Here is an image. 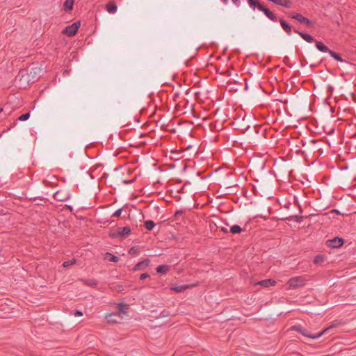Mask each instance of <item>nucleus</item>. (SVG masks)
Returning <instances> with one entry per match:
<instances>
[{
  "label": "nucleus",
  "mask_w": 356,
  "mask_h": 356,
  "mask_svg": "<svg viewBox=\"0 0 356 356\" xmlns=\"http://www.w3.org/2000/svg\"><path fill=\"white\" fill-rule=\"evenodd\" d=\"M337 325V324H332L330 327H327L323 329L322 331H321L320 332L315 334L309 333V331L307 328L302 326L301 325H293L291 327V330L301 334L304 337H307L310 339H318V338L321 337L323 334L326 333L329 330L336 327Z\"/></svg>",
  "instance_id": "1"
},
{
  "label": "nucleus",
  "mask_w": 356,
  "mask_h": 356,
  "mask_svg": "<svg viewBox=\"0 0 356 356\" xmlns=\"http://www.w3.org/2000/svg\"><path fill=\"white\" fill-rule=\"evenodd\" d=\"M251 8L255 10L257 8L259 10L262 11L264 15L273 22L277 21V16L270 11L267 7L263 5L259 0H247Z\"/></svg>",
  "instance_id": "2"
},
{
  "label": "nucleus",
  "mask_w": 356,
  "mask_h": 356,
  "mask_svg": "<svg viewBox=\"0 0 356 356\" xmlns=\"http://www.w3.org/2000/svg\"><path fill=\"white\" fill-rule=\"evenodd\" d=\"M288 17L294 19L300 23L305 24L307 27H312L314 23L309 19L304 17L302 14L298 13H290L288 14Z\"/></svg>",
  "instance_id": "3"
},
{
  "label": "nucleus",
  "mask_w": 356,
  "mask_h": 356,
  "mask_svg": "<svg viewBox=\"0 0 356 356\" xmlns=\"http://www.w3.org/2000/svg\"><path fill=\"white\" fill-rule=\"evenodd\" d=\"M306 280L302 276L293 277L290 278L287 284L290 288L298 289L305 285Z\"/></svg>",
  "instance_id": "4"
},
{
  "label": "nucleus",
  "mask_w": 356,
  "mask_h": 356,
  "mask_svg": "<svg viewBox=\"0 0 356 356\" xmlns=\"http://www.w3.org/2000/svg\"><path fill=\"white\" fill-rule=\"evenodd\" d=\"M80 26L81 22L79 21L75 22L72 23L71 25L67 26L63 31V33L65 34L69 37L74 36L76 34Z\"/></svg>",
  "instance_id": "5"
},
{
  "label": "nucleus",
  "mask_w": 356,
  "mask_h": 356,
  "mask_svg": "<svg viewBox=\"0 0 356 356\" xmlns=\"http://www.w3.org/2000/svg\"><path fill=\"white\" fill-rule=\"evenodd\" d=\"M345 243V240L339 236H335L332 239H328L325 241V244L327 246L332 248H341Z\"/></svg>",
  "instance_id": "6"
},
{
  "label": "nucleus",
  "mask_w": 356,
  "mask_h": 356,
  "mask_svg": "<svg viewBox=\"0 0 356 356\" xmlns=\"http://www.w3.org/2000/svg\"><path fill=\"white\" fill-rule=\"evenodd\" d=\"M150 264V260L149 259H145L138 264H136L134 268H132L133 271L137 270H143L146 269Z\"/></svg>",
  "instance_id": "7"
},
{
  "label": "nucleus",
  "mask_w": 356,
  "mask_h": 356,
  "mask_svg": "<svg viewBox=\"0 0 356 356\" xmlns=\"http://www.w3.org/2000/svg\"><path fill=\"white\" fill-rule=\"evenodd\" d=\"M330 55L331 56V57H332L337 61H339V62L342 63H343L342 67L343 68H347L348 65H351V63L350 62L343 59L339 54H337L332 50H331V51H330Z\"/></svg>",
  "instance_id": "8"
},
{
  "label": "nucleus",
  "mask_w": 356,
  "mask_h": 356,
  "mask_svg": "<svg viewBox=\"0 0 356 356\" xmlns=\"http://www.w3.org/2000/svg\"><path fill=\"white\" fill-rule=\"evenodd\" d=\"M293 31L295 33H298L303 40H305L307 42H313L316 41L314 40V38L309 33H306L300 31L298 29H294Z\"/></svg>",
  "instance_id": "9"
},
{
  "label": "nucleus",
  "mask_w": 356,
  "mask_h": 356,
  "mask_svg": "<svg viewBox=\"0 0 356 356\" xmlns=\"http://www.w3.org/2000/svg\"><path fill=\"white\" fill-rule=\"evenodd\" d=\"M196 284H184L180 286H172L170 289L172 291H176L177 293L184 292L186 289L193 288L195 286Z\"/></svg>",
  "instance_id": "10"
},
{
  "label": "nucleus",
  "mask_w": 356,
  "mask_h": 356,
  "mask_svg": "<svg viewBox=\"0 0 356 356\" xmlns=\"http://www.w3.org/2000/svg\"><path fill=\"white\" fill-rule=\"evenodd\" d=\"M117 318H120V314L116 312H113L106 316V319L108 323H118V320Z\"/></svg>",
  "instance_id": "11"
},
{
  "label": "nucleus",
  "mask_w": 356,
  "mask_h": 356,
  "mask_svg": "<svg viewBox=\"0 0 356 356\" xmlns=\"http://www.w3.org/2000/svg\"><path fill=\"white\" fill-rule=\"evenodd\" d=\"M256 284L260 285L264 288H268L271 286H275L276 284V281L273 279H266L258 282Z\"/></svg>",
  "instance_id": "12"
},
{
  "label": "nucleus",
  "mask_w": 356,
  "mask_h": 356,
  "mask_svg": "<svg viewBox=\"0 0 356 356\" xmlns=\"http://www.w3.org/2000/svg\"><path fill=\"white\" fill-rule=\"evenodd\" d=\"M316 47L321 52L329 53L331 50L321 41H315Z\"/></svg>",
  "instance_id": "13"
},
{
  "label": "nucleus",
  "mask_w": 356,
  "mask_h": 356,
  "mask_svg": "<svg viewBox=\"0 0 356 356\" xmlns=\"http://www.w3.org/2000/svg\"><path fill=\"white\" fill-rule=\"evenodd\" d=\"M79 282H82L83 284L90 286V287H96L98 282L94 279H79Z\"/></svg>",
  "instance_id": "14"
},
{
  "label": "nucleus",
  "mask_w": 356,
  "mask_h": 356,
  "mask_svg": "<svg viewBox=\"0 0 356 356\" xmlns=\"http://www.w3.org/2000/svg\"><path fill=\"white\" fill-rule=\"evenodd\" d=\"M279 21L282 28L285 31V32L287 34L290 35L292 32V29L290 24L284 20L282 18H280Z\"/></svg>",
  "instance_id": "15"
},
{
  "label": "nucleus",
  "mask_w": 356,
  "mask_h": 356,
  "mask_svg": "<svg viewBox=\"0 0 356 356\" xmlns=\"http://www.w3.org/2000/svg\"><path fill=\"white\" fill-rule=\"evenodd\" d=\"M74 0H65L63 3V9L66 13H70L73 10Z\"/></svg>",
  "instance_id": "16"
},
{
  "label": "nucleus",
  "mask_w": 356,
  "mask_h": 356,
  "mask_svg": "<svg viewBox=\"0 0 356 356\" xmlns=\"http://www.w3.org/2000/svg\"><path fill=\"white\" fill-rule=\"evenodd\" d=\"M274 3L286 8H289L292 6V1L289 0H275Z\"/></svg>",
  "instance_id": "17"
},
{
  "label": "nucleus",
  "mask_w": 356,
  "mask_h": 356,
  "mask_svg": "<svg viewBox=\"0 0 356 356\" xmlns=\"http://www.w3.org/2000/svg\"><path fill=\"white\" fill-rule=\"evenodd\" d=\"M121 240L125 238L131 234V229L129 227H119Z\"/></svg>",
  "instance_id": "18"
},
{
  "label": "nucleus",
  "mask_w": 356,
  "mask_h": 356,
  "mask_svg": "<svg viewBox=\"0 0 356 356\" xmlns=\"http://www.w3.org/2000/svg\"><path fill=\"white\" fill-rule=\"evenodd\" d=\"M170 270V266L166 264L160 265L156 268V271L159 274L166 273Z\"/></svg>",
  "instance_id": "19"
},
{
  "label": "nucleus",
  "mask_w": 356,
  "mask_h": 356,
  "mask_svg": "<svg viewBox=\"0 0 356 356\" xmlns=\"http://www.w3.org/2000/svg\"><path fill=\"white\" fill-rule=\"evenodd\" d=\"M118 309L119 313L120 314H127L129 309V305L125 303H119L118 305Z\"/></svg>",
  "instance_id": "20"
},
{
  "label": "nucleus",
  "mask_w": 356,
  "mask_h": 356,
  "mask_svg": "<svg viewBox=\"0 0 356 356\" xmlns=\"http://www.w3.org/2000/svg\"><path fill=\"white\" fill-rule=\"evenodd\" d=\"M118 9L117 5L114 1L109 2L106 5V10L109 13H114Z\"/></svg>",
  "instance_id": "21"
},
{
  "label": "nucleus",
  "mask_w": 356,
  "mask_h": 356,
  "mask_svg": "<svg viewBox=\"0 0 356 356\" xmlns=\"http://www.w3.org/2000/svg\"><path fill=\"white\" fill-rule=\"evenodd\" d=\"M243 231V229L241 228L238 225H234L231 226L230 229H229V232L232 233V234H241Z\"/></svg>",
  "instance_id": "22"
},
{
  "label": "nucleus",
  "mask_w": 356,
  "mask_h": 356,
  "mask_svg": "<svg viewBox=\"0 0 356 356\" xmlns=\"http://www.w3.org/2000/svg\"><path fill=\"white\" fill-rule=\"evenodd\" d=\"M109 236L112 238H120L121 240L119 228L117 229H111L109 232Z\"/></svg>",
  "instance_id": "23"
},
{
  "label": "nucleus",
  "mask_w": 356,
  "mask_h": 356,
  "mask_svg": "<svg viewBox=\"0 0 356 356\" xmlns=\"http://www.w3.org/2000/svg\"><path fill=\"white\" fill-rule=\"evenodd\" d=\"M155 225L156 224L154 223V222L151 220H146L144 222V226L145 229L148 231L152 230Z\"/></svg>",
  "instance_id": "24"
},
{
  "label": "nucleus",
  "mask_w": 356,
  "mask_h": 356,
  "mask_svg": "<svg viewBox=\"0 0 356 356\" xmlns=\"http://www.w3.org/2000/svg\"><path fill=\"white\" fill-rule=\"evenodd\" d=\"M325 261V257L323 254H318L314 257V263L315 264H321Z\"/></svg>",
  "instance_id": "25"
},
{
  "label": "nucleus",
  "mask_w": 356,
  "mask_h": 356,
  "mask_svg": "<svg viewBox=\"0 0 356 356\" xmlns=\"http://www.w3.org/2000/svg\"><path fill=\"white\" fill-rule=\"evenodd\" d=\"M54 197L55 200H56L58 201H60V202L65 201V200H67L68 198V197H63L61 191H57L56 193H55L54 195Z\"/></svg>",
  "instance_id": "26"
},
{
  "label": "nucleus",
  "mask_w": 356,
  "mask_h": 356,
  "mask_svg": "<svg viewBox=\"0 0 356 356\" xmlns=\"http://www.w3.org/2000/svg\"><path fill=\"white\" fill-rule=\"evenodd\" d=\"M106 258L108 260H109L110 261L115 262V263L118 262L120 260V258L118 257L115 256L109 252H107L106 254Z\"/></svg>",
  "instance_id": "27"
},
{
  "label": "nucleus",
  "mask_w": 356,
  "mask_h": 356,
  "mask_svg": "<svg viewBox=\"0 0 356 356\" xmlns=\"http://www.w3.org/2000/svg\"><path fill=\"white\" fill-rule=\"evenodd\" d=\"M30 117V112H27V113H25L22 115H21L19 118H18V120H20V121H25L26 120H28Z\"/></svg>",
  "instance_id": "28"
},
{
  "label": "nucleus",
  "mask_w": 356,
  "mask_h": 356,
  "mask_svg": "<svg viewBox=\"0 0 356 356\" xmlns=\"http://www.w3.org/2000/svg\"><path fill=\"white\" fill-rule=\"evenodd\" d=\"M76 263V259H73L72 260H68L66 261H64L63 264V266L65 268H67L72 264H74Z\"/></svg>",
  "instance_id": "29"
},
{
  "label": "nucleus",
  "mask_w": 356,
  "mask_h": 356,
  "mask_svg": "<svg viewBox=\"0 0 356 356\" xmlns=\"http://www.w3.org/2000/svg\"><path fill=\"white\" fill-rule=\"evenodd\" d=\"M123 208H120L118 210H116L112 215V217H120L122 214Z\"/></svg>",
  "instance_id": "30"
},
{
  "label": "nucleus",
  "mask_w": 356,
  "mask_h": 356,
  "mask_svg": "<svg viewBox=\"0 0 356 356\" xmlns=\"http://www.w3.org/2000/svg\"><path fill=\"white\" fill-rule=\"evenodd\" d=\"M184 211L183 210H177L175 213V217L176 219H179V218L182 217L183 214H184Z\"/></svg>",
  "instance_id": "31"
},
{
  "label": "nucleus",
  "mask_w": 356,
  "mask_h": 356,
  "mask_svg": "<svg viewBox=\"0 0 356 356\" xmlns=\"http://www.w3.org/2000/svg\"><path fill=\"white\" fill-rule=\"evenodd\" d=\"M137 252H138V248H137V247H135V246L131 247L129 250V253L130 254H136L137 253Z\"/></svg>",
  "instance_id": "32"
},
{
  "label": "nucleus",
  "mask_w": 356,
  "mask_h": 356,
  "mask_svg": "<svg viewBox=\"0 0 356 356\" xmlns=\"http://www.w3.org/2000/svg\"><path fill=\"white\" fill-rule=\"evenodd\" d=\"M149 277V275L147 273H143V274L140 275V280H145L146 278H147Z\"/></svg>",
  "instance_id": "33"
},
{
  "label": "nucleus",
  "mask_w": 356,
  "mask_h": 356,
  "mask_svg": "<svg viewBox=\"0 0 356 356\" xmlns=\"http://www.w3.org/2000/svg\"><path fill=\"white\" fill-rule=\"evenodd\" d=\"M74 315L76 316H83V313L80 310H76L75 312H74Z\"/></svg>",
  "instance_id": "34"
},
{
  "label": "nucleus",
  "mask_w": 356,
  "mask_h": 356,
  "mask_svg": "<svg viewBox=\"0 0 356 356\" xmlns=\"http://www.w3.org/2000/svg\"><path fill=\"white\" fill-rule=\"evenodd\" d=\"M220 230L225 233V234H227L228 232H229V231L228 230V229L227 227H220Z\"/></svg>",
  "instance_id": "35"
},
{
  "label": "nucleus",
  "mask_w": 356,
  "mask_h": 356,
  "mask_svg": "<svg viewBox=\"0 0 356 356\" xmlns=\"http://www.w3.org/2000/svg\"><path fill=\"white\" fill-rule=\"evenodd\" d=\"M233 3L236 6H239L241 4L240 0H232Z\"/></svg>",
  "instance_id": "36"
},
{
  "label": "nucleus",
  "mask_w": 356,
  "mask_h": 356,
  "mask_svg": "<svg viewBox=\"0 0 356 356\" xmlns=\"http://www.w3.org/2000/svg\"><path fill=\"white\" fill-rule=\"evenodd\" d=\"M225 75H227V76H231V74H232V72H231V71H230V70H226V71L225 72Z\"/></svg>",
  "instance_id": "37"
},
{
  "label": "nucleus",
  "mask_w": 356,
  "mask_h": 356,
  "mask_svg": "<svg viewBox=\"0 0 356 356\" xmlns=\"http://www.w3.org/2000/svg\"><path fill=\"white\" fill-rule=\"evenodd\" d=\"M123 182H124V184H131V183H133V182H134V180H124Z\"/></svg>",
  "instance_id": "38"
},
{
  "label": "nucleus",
  "mask_w": 356,
  "mask_h": 356,
  "mask_svg": "<svg viewBox=\"0 0 356 356\" xmlns=\"http://www.w3.org/2000/svg\"><path fill=\"white\" fill-rule=\"evenodd\" d=\"M243 81H245V90L248 89V83H247V79H243Z\"/></svg>",
  "instance_id": "39"
},
{
  "label": "nucleus",
  "mask_w": 356,
  "mask_h": 356,
  "mask_svg": "<svg viewBox=\"0 0 356 356\" xmlns=\"http://www.w3.org/2000/svg\"><path fill=\"white\" fill-rule=\"evenodd\" d=\"M331 212L332 213H335L337 214H339L340 213V212L338 210H337V209H333V210H332Z\"/></svg>",
  "instance_id": "40"
},
{
  "label": "nucleus",
  "mask_w": 356,
  "mask_h": 356,
  "mask_svg": "<svg viewBox=\"0 0 356 356\" xmlns=\"http://www.w3.org/2000/svg\"><path fill=\"white\" fill-rule=\"evenodd\" d=\"M118 291H120L122 289V288H123V287H122V286L119 285V286H118Z\"/></svg>",
  "instance_id": "41"
},
{
  "label": "nucleus",
  "mask_w": 356,
  "mask_h": 356,
  "mask_svg": "<svg viewBox=\"0 0 356 356\" xmlns=\"http://www.w3.org/2000/svg\"><path fill=\"white\" fill-rule=\"evenodd\" d=\"M67 209L70 211H72V207L71 206H67Z\"/></svg>",
  "instance_id": "42"
},
{
  "label": "nucleus",
  "mask_w": 356,
  "mask_h": 356,
  "mask_svg": "<svg viewBox=\"0 0 356 356\" xmlns=\"http://www.w3.org/2000/svg\"><path fill=\"white\" fill-rule=\"evenodd\" d=\"M3 108H0V113L3 111Z\"/></svg>",
  "instance_id": "43"
},
{
  "label": "nucleus",
  "mask_w": 356,
  "mask_h": 356,
  "mask_svg": "<svg viewBox=\"0 0 356 356\" xmlns=\"http://www.w3.org/2000/svg\"><path fill=\"white\" fill-rule=\"evenodd\" d=\"M224 3H227L228 0H222Z\"/></svg>",
  "instance_id": "44"
}]
</instances>
